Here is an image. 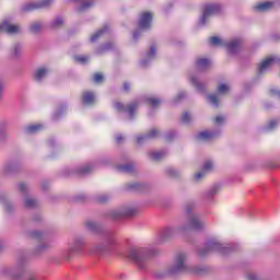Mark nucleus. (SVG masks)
<instances>
[{
  "instance_id": "49",
  "label": "nucleus",
  "mask_w": 280,
  "mask_h": 280,
  "mask_svg": "<svg viewBox=\"0 0 280 280\" xmlns=\"http://www.w3.org/2000/svg\"><path fill=\"white\" fill-rule=\"evenodd\" d=\"M214 121H215V124L220 125V124H222V122L224 121V117H222V116H217V117L214 118Z\"/></svg>"
},
{
  "instance_id": "11",
  "label": "nucleus",
  "mask_w": 280,
  "mask_h": 280,
  "mask_svg": "<svg viewBox=\"0 0 280 280\" xmlns=\"http://www.w3.org/2000/svg\"><path fill=\"white\" fill-rule=\"evenodd\" d=\"M275 65H280V58L279 57H269L262 60L258 68L259 73H266L268 69L275 67Z\"/></svg>"
},
{
  "instance_id": "38",
  "label": "nucleus",
  "mask_w": 280,
  "mask_h": 280,
  "mask_svg": "<svg viewBox=\"0 0 280 280\" xmlns=\"http://www.w3.org/2000/svg\"><path fill=\"white\" fill-rule=\"evenodd\" d=\"M147 102H149V104L153 106V108H156V106L161 104V100L154 97L148 98Z\"/></svg>"
},
{
  "instance_id": "50",
  "label": "nucleus",
  "mask_w": 280,
  "mask_h": 280,
  "mask_svg": "<svg viewBox=\"0 0 280 280\" xmlns=\"http://www.w3.org/2000/svg\"><path fill=\"white\" fill-rule=\"evenodd\" d=\"M215 194H218V188H211V189L208 191V196H209V197L215 196Z\"/></svg>"
},
{
  "instance_id": "42",
  "label": "nucleus",
  "mask_w": 280,
  "mask_h": 280,
  "mask_svg": "<svg viewBox=\"0 0 280 280\" xmlns=\"http://www.w3.org/2000/svg\"><path fill=\"white\" fill-rule=\"evenodd\" d=\"M93 81L96 83V84H100V82H103L104 81V75L102 73H95L93 75Z\"/></svg>"
},
{
  "instance_id": "13",
  "label": "nucleus",
  "mask_w": 280,
  "mask_h": 280,
  "mask_svg": "<svg viewBox=\"0 0 280 280\" xmlns=\"http://www.w3.org/2000/svg\"><path fill=\"white\" fill-rule=\"evenodd\" d=\"M54 3V0H42V1H38V2H33V3H30L27 4L24 10L26 12H30V10H40L43 8H50Z\"/></svg>"
},
{
  "instance_id": "43",
  "label": "nucleus",
  "mask_w": 280,
  "mask_h": 280,
  "mask_svg": "<svg viewBox=\"0 0 280 280\" xmlns=\"http://www.w3.org/2000/svg\"><path fill=\"white\" fill-rule=\"evenodd\" d=\"M182 121L183 124H189V121H191V114L184 113L182 116Z\"/></svg>"
},
{
  "instance_id": "6",
  "label": "nucleus",
  "mask_w": 280,
  "mask_h": 280,
  "mask_svg": "<svg viewBox=\"0 0 280 280\" xmlns=\"http://www.w3.org/2000/svg\"><path fill=\"white\" fill-rule=\"evenodd\" d=\"M150 27H152V14L150 12L141 13L138 21V31L133 33V39L137 40L141 32H145V30H150Z\"/></svg>"
},
{
  "instance_id": "8",
  "label": "nucleus",
  "mask_w": 280,
  "mask_h": 280,
  "mask_svg": "<svg viewBox=\"0 0 280 280\" xmlns=\"http://www.w3.org/2000/svg\"><path fill=\"white\" fill-rule=\"evenodd\" d=\"M218 12H220L219 4H206L203 7V13L199 19V25H207V23H209V19H211L213 14H218Z\"/></svg>"
},
{
  "instance_id": "20",
  "label": "nucleus",
  "mask_w": 280,
  "mask_h": 280,
  "mask_svg": "<svg viewBox=\"0 0 280 280\" xmlns=\"http://www.w3.org/2000/svg\"><path fill=\"white\" fill-rule=\"evenodd\" d=\"M275 5L273 2H260L254 7L256 12H268V10H272V7Z\"/></svg>"
},
{
  "instance_id": "23",
  "label": "nucleus",
  "mask_w": 280,
  "mask_h": 280,
  "mask_svg": "<svg viewBox=\"0 0 280 280\" xmlns=\"http://www.w3.org/2000/svg\"><path fill=\"white\" fill-rule=\"evenodd\" d=\"M196 65L200 70L209 69L211 67V60L201 58L197 60Z\"/></svg>"
},
{
  "instance_id": "19",
  "label": "nucleus",
  "mask_w": 280,
  "mask_h": 280,
  "mask_svg": "<svg viewBox=\"0 0 280 280\" xmlns=\"http://www.w3.org/2000/svg\"><path fill=\"white\" fill-rule=\"evenodd\" d=\"M49 73V70L47 68H39L34 72V80L36 82H43L47 78V74Z\"/></svg>"
},
{
  "instance_id": "59",
  "label": "nucleus",
  "mask_w": 280,
  "mask_h": 280,
  "mask_svg": "<svg viewBox=\"0 0 280 280\" xmlns=\"http://www.w3.org/2000/svg\"><path fill=\"white\" fill-rule=\"evenodd\" d=\"M8 207H10L9 203L4 202V209L8 211Z\"/></svg>"
},
{
  "instance_id": "30",
  "label": "nucleus",
  "mask_w": 280,
  "mask_h": 280,
  "mask_svg": "<svg viewBox=\"0 0 280 280\" xmlns=\"http://www.w3.org/2000/svg\"><path fill=\"white\" fill-rule=\"evenodd\" d=\"M135 170V166L132 164H125L118 166V172H124L125 174H130Z\"/></svg>"
},
{
  "instance_id": "39",
  "label": "nucleus",
  "mask_w": 280,
  "mask_h": 280,
  "mask_svg": "<svg viewBox=\"0 0 280 280\" xmlns=\"http://www.w3.org/2000/svg\"><path fill=\"white\" fill-rule=\"evenodd\" d=\"M8 128H10V121L1 120L0 121V130L8 132Z\"/></svg>"
},
{
  "instance_id": "44",
  "label": "nucleus",
  "mask_w": 280,
  "mask_h": 280,
  "mask_svg": "<svg viewBox=\"0 0 280 280\" xmlns=\"http://www.w3.org/2000/svg\"><path fill=\"white\" fill-rule=\"evenodd\" d=\"M18 187L21 194H27V185L25 183H20Z\"/></svg>"
},
{
  "instance_id": "25",
  "label": "nucleus",
  "mask_w": 280,
  "mask_h": 280,
  "mask_svg": "<svg viewBox=\"0 0 280 280\" xmlns=\"http://www.w3.org/2000/svg\"><path fill=\"white\" fill-rule=\"evenodd\" d=\"M85 229L92 233H97V231H100V225L95 221H88L85 223Z\"/></svg>"
},
{
  "instance_id": "31",
  "label": "nucleus",
  "mask_w": 280,
  "mask_h": 280,
  "mask_svg": "<svg viewBox=\"0 0 280 280\" xmlns=\"http://www.w3.org/2000/svg\"><path fill=\"white\" fill-rule=\"evenodd\" d=\"M217 91L219 95H224V93H229V91H231V86H229L228 84L221 83L219 84Z\"/></svg>"
},
{
  "instance_id": "41",
  "label": "nucleus",
  "mask_w": 280,
  "mask_h": 280,
  "mask_svg": "<svg viewBox=\"0 0 280 280\" xmlns=\"http://www.w3.org/2000/svg\"><path fill=\"white\" fill-rule=\"evenodd\" d=\"M21 51H23V47H21V45L16 44L13 47L12 56H19L21 54Z\"/></svg>"
},
{
  "instance_id": "7",
  "label": "nucleus",
  "mask_w": 280,
  "mask_h": 280,
  "mask_svg": "<svg viewBox=\"0 0 280 280\" xmlns=\"http://www.w3.org/2000/svg\"><path fill=\"white\" fill-rule=\"evenodd\" d=\"M228 249L229 247L221 244L220 241L212 238L206 243V249L200 250L199 255L205 256L208 255V253H222L224 255Z\"/></svg>"
},
{
  "instance_id": "37",
  "label": "nucleus",
  "mask_w": 280,
  "mask_h": 280,
  "mask_svg": "<svg viewBox=\"0 0 280 280\" xmlns=\"http://www.w3.org/2000/svg\"><path fill=\"white\" fill-rule=\"evenodd\" d=\"M208 101L210 102V104H212V106L218 107V95H209Z\"/></svg>"
},
{
  "instance_id": "61",
  "label": "nucleus",
  "mask_w": 280,
  "mask_h": 280,
  "mask_svg": "<svg viewBox=\"0 0 280 280\" xmlns=\"http://www.w3.org/2000/svg\"><path fill=\"white\" fill-rule=\"evenodd\" d=\"M73 1H78V0H73Z\"/></svg>"
},
{
  "instance_id": "2",
  "label": "nucleus",
  "mask_w": 280,
  "mask_h": 280,
  "mask_svg": "<svg viewBox=\"0 0 280 280\" xmlns=\"http://www.w3.org/2000/svg\"><path fill=\"white\" fill-rule=\"evenodd\" d=\"M180 272H194L195 275H200V269L190 268L187 266V255L177 254L167 269V275H180Z\"/></svg>"
},
{
  "instance_id": "12",
  "label": "nucleus",
  "mask_w": 280,
  "mask_h": 280,
  "mask_svg": "<svg viewBox=\"0 0 280 280\" xmlns=\"http://www.w3.org/2000/svg\"><path fill=\"white\" fill-rule=\"evenodd\" d=\"M114 106L116 110H119V112L126 110V113L129 115V119H132L135 115V110H137V108L139 107V103L138 102L131 103L130 105H128L127 109L121 103H115Z\"/></svg>"
},
{
  "instance_id": "53",
  "label": "nucleus",
  "mask_w": 280,
  "mask_h": 280,
  "mask_svg": "<svg viewBox=\"0 0 280 280\" xmlns=\"http://www.w3.org/2000/svg\"><path fill=\"white\" fill-rule=\"evenodd\" d=\"M248 280H257V276L255 273H250L249 276H247Z\"/></svg>"
},
{
  "instance_id": "48",
  "label": "nucleus",
  "mask_w": 280,
  "mask_h": 280,
  "mask_svg": "<svg viewBox=\"0 0 280 280\" xmlns=\"http://www.w3.org/2000/svg\"><path fill=\"white\" fill-rule=\"evenodd\" d=\"M74 244L75 246H84V241L83 238L78 237L75 238Z\"/></svg>"
},
{
  "instance_id": "55",
  "label": "nucleus",
  "mask_w": 280,
  "mask_h": 280,
  "mask_svg": "<svg viewBox=\"0 0 280 280\" xmlns=\"http://www.w3.org/2000/svg\"><path fill=\"white\" fill-rule=\"evenodd\" d=\"M116 141H117L118 143H121V141H124V137H121V135H118V136L116 137Z\"/></svg>"
},
{
  "instance_id": "17",
  "label": "nucleus",
  "mask_w": 280,
  "mask_h": 280,
  "mask_svg": "<svg viewBox=\"0 0 280 280\" xmlns=\"http://www.w3.org/2000/svg\"><path fill=\"white\" fill-rule=\"evenodd\" d=\"M156 137H159V130L152 129L148 135L138 136L137 143L141 144L143 143V141H148L150 139H156Z\"/></svg>"
},
{
  "instance_id": "10",
  "label": "nucleus",
  "mask_w": 280,
  "mask_h": 280,
  "mask_svg": "<svg viewBox=\"0 0 280 280\" xmlns=\"http://www.w3.org/2000/svg\"><path fill=\"white\" fill-rule=\"evenodd\" d=\"M5 275H9V277H12L13 279H24V280H36L34 275L32 273H25L23 269H7Z\"/></svg>"
},
{
  "instance_id": "47",
  "label": "nucleus",
  "mask_w": 280,
  "mask_h": 280,
  "mask_svg": "<svg viewBox=\"0 0 280 280\" xmlns=\"http://www.w3.org/2000/svg\"><path fill=\"white\" fill-rule=\"evenodd\" d=\"M10 172H12V165L11 164L4 165L3 173L4 174H10Z\"/></svg>"
},
{
  "instance_id": "40",
  "label": "nucleus",
  "mask_w": 280,
  "mask_h": 280,
  "mask_svg": "<svg viewBox=\"0 0 280 280\" xmlns=\"http://www.w3.org/2000/svg\"><path fill=\"white\" fill-rule=\"evenodd\" d=\"M279 125L278 120H270L269 124L266 127V130H275V128H277V126Z\"/></svg>"
},
{
  "instance_id": "16",
  "label": "nucleus",
  "mask_w": 280,
  "mask_h": 280,
  "mask_svg": "<svg viewBox=\"0 0 280 280\" xmlns=\"http://www.w3.org/2000/svg\"><path fill=\"white\" fill-rule=\"evenodd\" d=\"M213 170V162L208 161L203 164L201 172L197 173L195 175V180H200V178H203L205 174L211 172Z\"/></svg>"
},
{
  "instance_id": "33",
  "label": "nucleus",
  "mask_w": 280,
  "mask_h": 280,
  "mask_svg": "<svg viewBox=\"0 0 280 280\" xmlns=\"http://www.w3.org/2000/svg\"><path fill=\"white\" fill-rule=\"evenodd\" d=\"M30 30L31 32H33V34H37V32L43 30V24H40V22H34L33 24H31Z\"/></svg>"
},
{
  "instance_id": "57",
  "label": "nucleus",
  "mask_w": 280,
  "mask_h": 280,
  "mask_svg": "<svg viewBox=\"0 0 280 280\" xmlns=\"http://www.w3.org/2000/svg\"><path fill=\"white\" fill-rule=\"evenodd\" d=\"M32 235L33 237H40V234L38 232H33Z\"/></svg>"
},
{
  "instance_id": "24",
  "label": "nucleus",
  "mask_w": 280,
  "mask_h": 280,
  "mask_svg": "<svg viewBox=\"0 0 280 280\" xmlns=\"http://www.w3.org/2000/svg\"><path fill=\"white\" fill-rule=\"evenodd\" d=\"M38 130H43V125H30L25 128L26 135H35V132H38Z\"/></svg>"
},
{
  "instance_id": "27",
  "label": "nucleus",
  "mask_w": 280,
  "mask_h": 280,
  "mask_svg": "<svg viewBox=\"0 0 280 280\" xmlns=\"http://www.w3.org/2000/svg\"><path fill=\"white\" fill-rule=\"evenodd\" d=\"M38 205V201H36V199L32 198V197H26L24 200V206L27 209H34V207H36Z\"/></svg>"
},
{
  "instance_id": "29",
  "label": "nucleus",
  "mask_w": 280,
  "mask_h": 280,
  "mask_svg": "<svg viewBox=\"0 0 280 280\" xmlns=\"http://www.w3.org/2000/svg\"><path fill=\"white\" fill-rule=\"evenodd\" d=\"M62 25H65V20L58 16L51 22L50 27H52V30H58V27H62Z\"/></svg>"
},
{
  "instance_id": "46",
  "label": "nucleus",
  "mask_w": 280,
  "mask_h": 280,
  "mask_svg": "<svg viewBox=\"0 0 280 280\" xmlns=\"http://www.w3.org/2000/svg\"><path fill=\"white\" fill-rule=\"evenodd\" d=\"M3 141H8V131L0 130V143H3Z\"/></svg>"
},
{
  "instance_id": "18",
  "label": "nucleus",
  "mask_w": 280,
  "mask_h": 280,
  "mask_svg": "<svg viewBox=\"0 0 280 280\" xmlns=\"http://www.w3.org/2000/svg\"><path fill=\"white\" fill-rule=\"evenodd\" d=\"M154 56H156V46H151L145 55V59L141 61V66L148 67V62H152V60H154Z\"/></svg>"
},
{
  "instance_id": "15",
  "label": "nucleus",
  "mask_w": 280,
  "mask_h": 280,
  "mask_svg": "<svg viewBox=\"0 0 280 280\" xmlns=\"http://www.w3.org/2000/svg\"><path fill=\"white\" fill-rule=\"evenodd\" d=\"M218 135V131L205 130L197 135V141H211V139H215Z\"/></svg>"
},
{
  "instance_id": "28",
  "label": "nucleus",
  "mask_w": 280,
  "mask_h": 280,
  "mask_svg": "<svg viewBox=\"0 0 280 280\" xmlns=\"http://www.w3.org/2000/svg\"><path fill=\"white\" fill-rule=\"evenodd\" d=\"M149 156L152 159V161H161V159L165 156V151L151 152Z\"/></svg>"
},
{
  "instance_id": "34",
  "label": "nucleus",
  "mask_w": 280,
  "mask_h": 280,
  "mask_svg": "<svg viewBox=\"0 0 280 280\" xmlns=\"http://www.w3.org/2000/svg\"><path fill=\"white\" fill-rule=\"evenodd\" d=\"M108 200H110V196L106 194L96 196V202L104 203V202H108Z\"/></svg>"
},
{
  "instance_id": "60",
  "label": "nucleus",
  "mask_w": 280,
  "mask_h": 280,
  "mask_svg": "<svg viewBox=\"0 0 280 280\" xmlns=\"http://www.w3.org/2000/svg\"><path fill=\"white\" fill-rule=\"evenodd\" d=\"M278 96L280 97V92H278Z\"/></svg>"
},
{
  "instance_id": "4",
  "label": "nucleus",
  "mask_w": 280,
  "mask_h": 280,
  "mask_svg": "<svg viewBox=\"0 0 280 280\" xmlns=\"http://www.w3.org/2000/svg\"><path fill=\"white\" fill-rule=\"evenodd\" d=\"M210 45L213 47H226L229 54H236L242 45V39L235 38L230 42H226L220 37H211L209 39Z\"/></svg>"
},
{
  "instance_id": "5",
  "label": "nucleus",
  "mask_w": 280,
  "mask_h": 280,
  "mask_svg": "<svg viewBox=\"0 0 280 280\" xmlns=\"http://www.w3.org/2000/svg\"><path fill=\"white\" fill-rule=\"evenodd\" d=\"M115 244H117L115 235L108 234L105 237L104 243L94 247V253H96V255H106L108 253H113V250H115Z\"/></svg>"
},
{
  "instance_id": "45",
  "label": "nucleus",
  "mask_w": 280,
  "mask_h": 280,
  "mask_svg": "<svg viewBox=\"0 0 280 280\" xmlns=\"http://www.w3.org/2000/svg\"><path fill=\"white\" fill-rule=\"evenodd\" d=\"M112 47H113L112 44H106L102 46L100 49H97V54H102L103 51H108V49H110Z\"/></svg>"
},
{
  "instance_id": "1",
  "label": "nucleus",
  "mask_w": 280,
  "mask_h": 280,
  "mask_svg": "<svg viewBox=\"0 0 280 280\" xmlns=\"http://www.w3.org/2000/svg\"><path fill=\"white\" fill-rule=\"evenodd\" d=\"M194 209H196V203L190 202L186 205V213L189 215L188 225L186 228H166L163 232V237H172V235H176L178 231H185V229L202 231L205 229V224L200 221L198 214L194 213Z\"/></svg>"
},
{
  "instance_id": "21",
  "label": "nucleus",
  "mask_w": 280,
  "mask_h": 280,
  "mask_svg": "<svg viewBox=\"0 0 280 280\" xmlns=\"http://www.w3.org/2000/svg\"><path fill=\"white\" fill-rule=\"evenodd\" d=\"M83 104L90 106V104H94L95 102V94L93 92H85L82 96Z\"/></svg>"
},
{
  "instance_id": "9",
  "label": "nucleus",
  "mask_w": 280,
  "mask_h": 280,
  "mask_svg": "<svg viewBox=\"0 0 280 280\" xmlns=\"http://www.w3.org/2000/svg\"><path fill=\"white\" fill-rule=\"evenodd\" d=\"M2 32L5 34H21V26L12 23V20H4L0 24V34H2Z\"/></svg>"
},
{
  "instance_id": "3",
  "label": "nucleus",
  "mask_w": 280,
  "mask_h": 280,
  "mask_svg": "<svg viewBox=\"0 0 280 280\" xmlns=\"http://www.w3.org/2000/svg\"><path fill=\"white\" fill-rule=\"evenodd\" d=\"M154 249L132 247L127 253V257L131 259V261H135L139 268H145V261L154 256Z\"/></svg>"
},
{
  "instance_id": "36",
  "label": "nucleus",
  "mask_w": 280,
  "mask_h": 280,
  "mask_svg": "<svg viewBox=\"0 0 280 280\" xmlns=\"http://www.w3.org/2000/svg\"><path fill=\"white\" fill-rule=\"evenodd\" d=\"M74 60L79 62L80 65H85V62H89V57L81 55V56H75Z\"/></svg>"
},
{
  "instance_id": "58",
  "label": "nucleus",
  "mask_w": 280,
  "mask_h": 280,
  "mask_svg": "<svg viewBox=\"0 0 280 280\" xmlns=\"http://www.w3.org/2000/svg\"><path fill=\"white\" fill-rule=\"evenodd\" d=\"M178 97H179V98L185 97V93H179V94H178Z\"/></svg>"
},
{
  "instance_id": "51",
  "label": "nucleus",
  "mask_w": 280,
  "mask_h": 280,
  "mask_svg": "<svg viewBox=\"0 0 280 280\" xmlns=\"http://www.w3.org/2000/svg\"><path fill=\"white\" fill-rule=\"evenodd\" d=\"M167 174H170V176H176V171H174L173 168H168Z\"/></svg>"
},
{
  "instance_id": "32",
  "label": "nucleus",
  "mask_w": 280,
  "mask_h": 280,
  "mask_svg": "<svg viewBox=\"0 0 280 280\" xmlns=\"http://www.w3.org/2000/svg\"><path fill=\"white\" fill-rule=\"evenodd\" d=\"M191 84L197 89V91H205V86L202 83L198 82V79L196 77H190Z\"/></svg>"
},
{
  "instance_id": "52",
  "label": "nucleus",
  "mask_w": 280,
  "mask_h": 280,
  "mask_svg": "<svg viewBox=\"0 0 280 280\" xmlns=\"http://www.w3.org/2000/svg\"><path fill=\"white\" fill-rule=\"evenodd\" d=\"M124 91H130V83L128 82L124 83Z\"/></svg>"
},
{
  "instance_id": "14",
  "label": "nucleus",
  "mask_w": 280,
  "mask_h": 280,
  "mask_svg": "<svg viewBox=\"0 0 280 280\" xmlns=\"http://www.w3.org/2000/svg\"><path fill=\"white\" fill-rule=\"evenodd\" d=\"M136 210L133 208H122L120 210H113L112 218L117 220L118 218H130V215H135Z\"/></svg>"
},
{
  "instance_id": "35",
  "label": "nucleus",
  "mask_w": 280,
  "mask_h": 280,
  "mask_svg": "<svg viewBox=\"0 0 280 280\" xmlns=\"http://www.w3.org/2000/svg\"><path fill=\"white\" fill-rule=\"evenodd\" d=\"M80 174H89L90 172H93V165L86 164L80 168Z\"/></svg>"
},
{
  "instance_id": "22",
  "label": "nucleus",
  "mask_w": 280,
  "mask_h": 280,
  "mask_svg": "<svg viewBox=\"0 0 280 280\" xmlns=\"http://www.w3.org/2000/svg\"><path fill=\"white\" fill-rule=\"evenodd\" d=\"M106 32H108V26H104L103 28L94 33L91 37V43H96L100 38H102V36H104V34H106Z\"/></svg>"
},
{
  "instance_id": "54",
  "label": "nucleus",
  "mask_w": 280,
  "mask_h": 280,
  "mask_svg": "<svg viewBox=\"0 0 280 280\" xmlns=\"http://www.w3.org/2000/svg\"><path fill=\"white\" fill-rule=\"evenodd\" d=\"M139 187H141V184H131L130 185L131 189H139Z\"/></svg>"
},
{
  "instance_id": "26",
  "label": "nucleus",
  "mask_w": 280,
  "mask_h": 280,
  "mask_svg": "<svg viewBox=\"0 0 280 280\" xmlns=\"http://www.w3.org/2000/svg\"><path fill=\"white\" fill-rule=\"evenodd\" d=\"M94 3L95 2L93 0H86L79 5L78 11L84 12V10H89V8H93Z\"/></svg>"
},
{
  "instance_id": "56",
  "label": "nucleus",
  "mask_w": 280,
  "mask_h": 280,
  "mask_svg": "<svg viewBox=\"0 0 280 280\" xmlns=\"http://www.w3.org/2000/svg\"><path fill=\"white\" fill-rule=\"evenodd\" d=\"M3 95V83L0 82V97Z\"/></svg>"
}]
</instances>
